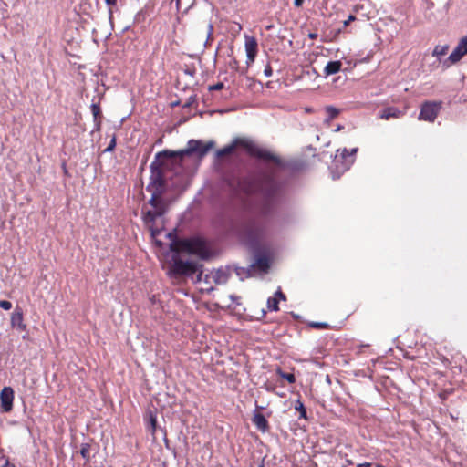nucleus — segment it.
<instances>
[{
    "label": "nucleus",
    "instance_id": "28",
    "mask_svg": "<svg viewBox=\"0 0 467 467\" xmlns=\"http://www.w3.org/2000/svg\"><path fill=\"white\" fill-rule=\"evenodd\" d=\"M116 147V136L113 135L109 146L105 149V151H113Z\"/></svg>",
    "mask_w": 467,
    "mask_h": 467
},
{
    "label": "nucleus",
    "instance_id": "34",
    "mask_svg": "<svg viewBox=\"0 0 467 467\" xmlns=\"http://www.w3.org/2000/svg\"><path fill=\"white\" fill-rule=\"evenodd\" d=\"M105 2L109 6H114L117 4V0H105Z\"/></svg>",
    "mask_w": 467,
    "mask_h": 467
},
{
    "label": "nucleus",
    "instance_id": "32",
    "mask_svg": "<svg viewBox=\"0 0 467 467\" xmlns=\"http://www.w3.org/2000/svg\"><path fill=\"white\" fill-rule=\"evenodd\" d=\"M273 297H276V298H278V301H279L280 299H283V300H285V299H286L285 296L284 295V293H283L281 290L276 291V292L275 293V296H274Z\"/></svg>",
    "mask_w": 467,
    "mask_h": 467
},
{
    "label": "nucleus",
    "instance_id": "25",
    "mask_svg": "<svg viewBox=\"0 0 467 467\" xmlns=\"http://www.w3.org/2000/svg\"><path fill=\"white\" fill-rule=\"evenodd\" d=\"M309 327L316 329H328L330 326L325 322H311L309 323Z\"/></svg>",
    "mask_w": 467,
    "mask_h": 467
},
{
    "label": "nucleus",
    "instance_id": "22",
    "mask_svg": "<svg viewBox=\"0 0 467 467\" xmlns=\"http://www.w3.org/2000/svg\"><path fill=\"white\" fill-rule=\"evenodd\" d=\"M296 410L299 412V418L300 419H306V410L301 400H296L295 405Z\"/></svg>",
    "mask_w": 467,
    "mask_h": 467
},
{
    "label": "nucleus",
    "instance_id": "15",
    "mask_svg": "<svg viewBox=\"0 0 467 467\" xmlns=\"http://www.w3.org/2000/svg\"><path fill=\"white\" fill-rule=\"evenodd\" d=\"M342 63L339 60L329 61L324 68V74L326 76L333 75L341 70Z\"/></svg>",
    "mask_w": 467,
    "mask_h": 467
},
{
    "label": "nucleus",
    "instance_id": "11",
    "mask_svg": "<svg viewBox=\"0 0 467 467\" xmlns=\"http://www.w3.org/2000/svg\"><path fill=\"white\" fill-rule=\"evenodd\" d=\"M10 325L13 328L16 329L19 332H23L27 329V325L25 323L24 320L23 310L18 306H16L14 312L11 314Z\"/></svg>",
    "mask_w": 467,
    "mask_h": 467
},
{
    "label": "nucleus",
    "instance_id": "1",
    "mask_svg": "<svg viewBox=\"0 0 467 467\" xmlns=\"http://www.w3.org/2000/svg\"><path fill=\"white\" fill-rule=\"evenodd\" d=\"M237 148H243L254 158L281 164V159L270 150L259 147L252 140L246 137H237L229 145L216 151V170L221 174L223 181L236 193H244L247 196L260 194L261 199L254 204L256 216L246 221L241 229L242 237L252 246L257 245L266 235L269 219L273 215L278 197V186L275 180L268 175H256L249 173L240 175L237 169L226 170L221 161L223 157L232 154Z\"/></svg>",
    "mask_w": 467,
    "mask_h": 467
},
{
    "label": "nucleus",
    "instance_id": "5",
    "mask_svg": "<svg viewBox=\"0 0 467 467\" xmlns=\"http://www.w3.org/2000/svg\"><path fill=\"white\" fill-rule=\"evenodd\" d=\"M154 210L144 211L142 209V220L149 228L152 237H156L161 234V228L156 225V220L166 213V203L163 200H157L155 204H150Z\"/></svg>",
    "mask_w": 467,
    "mask_h": 467
},
{
    "label": "nucleus",
    "instance_id": "36",
    "mask_svg": "<svg viewBox=\"0 0 467 467\" xmlns=\"http://www.w3.org/2000/svg\"><path fill=\"white\" fill-rule=\"evenodd\" d=\"M207 26H208V35L211 36L213 33V26L211 23H208Z\"/></svg>",
    "mask_w": 467,
    "mask_h": 467
},
{
    "label": "nucleus",
    "instance_id": "16",
    "mask_svg": "<svg viewBox=\"0 0 467 467\" xmlns=\"http://www.w3.org/2000/svg\"><path fill=\"white\" fill-rule=\"evenodd\" d=\"M91 111L94 118L96 130H99L101 127V109L99 105L93 103L91 105Z\"/></svg>",
    "mask_w": 467,
    "mask_h": 467
},
{
    "label": "nucleus",
    "instance_id": "37",
    "mask_svg": "<svg viewBox=\"0 0 467 467\" xmlns=\"http://www.w3.org/2000/svg\"><path fill=\"white\" fill-rule=\"evenodd\" d=\"M357 467H371V463L370 462H363V463L358 464Z\"/></svg>",
    "mask_w": 467,
    "mask_h": 467
},
{
    "label": "nucleus",
    "instance_id": "4",
    "mask_svg": "<svg viewBox=\"0 0 467 467\" xmlns=\"http://www.w3.org/2000/svg\"><path fill=\"white\" fill-rule=\"evenodd\" d=\"M171 251L181 254L188 253L197 254L202 258L207 256V247L203 241L198 238L175 240L170 245Z\"/></svg>",
    "mask_w": 467,
    "mask_h": 467
},
{
    "label": "nucleus",
    "instance_id": "23",
    "mask_svg": "<svg viewBox=\"0 0 467 467\" xmlns=\"http://www.w3.org/2000/svg\"><path fill=\"white\" fill-rule=\"evenodd\" d=\"M267 307L270 311H278L279 310L278 298L269 297L267 300Z\"/></svg>",
    "mask_w": 467,
    "mask_h": 467
},
{
    "label": "nucleus",
    "instance_id": "33",
    "mask_svg": "<svg viewBox=\"0 0 467 467\" xmlns=\"http://www.w3.org/2000/svg\"><path fill=\"white\" fill-rule=\"evenodd\" d=\"M264 72H265V75L266 77H270V76H272V72H273V71H272V67H271V66H270V65H267V66L265 67V71H264Z\"/></svg>",
    "mask_w": 467,
    "mask_h": 467
},
{
    "label": "nucleus",
    "instance_id": "29",
    "mask_svg": "<svg viewBox=\"0 0 467 467\" xmlns=\"http://www.w3.org/2000/svg\"><path fill=\"white\" fill-rule=\"evenodd\" d=\"M0 307L5 310H10L12 308V303L7 300H0Z\"/></svg>",
    "mask_w": 467,
    "mask_h": 467
},
{
    "label": "nucleus",
    "instance_id": "3",
    "mask_svg": "<svg viewBox=\"0 0 467 467\" xmlns=\"http://www.w3.org/2000/svg\"><path fill=\"white\" fill-rule=\"evenodd\" d=\"M215 146L214 141L210 140L203 142L198 140H191L187 143V148L179 151L163 150L158 156H162L171 159L174 163H179L183 161L185 156H190L196 153L199 158L204 157Z\"/></svg>",
    "mask_w": 467,
    "mask_h": 467
},
{
    "label": "nucleus",
    "instance_id": "8",
    "mask_svg": "<svg viewBox=\"0 0 467 467\" xmlns=\"http://www.w3.org/2000/svg\"><path fill=\"white\" fill-rule=\"evenodd\" d=\"M442 108L441 101H424L420 106L419 120L434 122Z\"/></svg>",
    "mask_w": 467,
    "mask_h": 467
},
{
    "label": "nucleus",
    "instance_id": "6",
    "mask_svg": "<svg viewBox=\"0 0 467 467\" xmlns=\"http://www.w3.org/2000/svg\"><path fill=\"white\" fill-rule=\"evenodd\" d=\"M166 189L164 175L161 170L152 171L150 182L147 186V191L151 193L149 204H155L157 200H162L161 196Z\"/></svg>",
    "mask_w": 467,
    "mask_h": 467
},
{
    "label": "nucleus",
    "instance_id": "38",
    "mask_svg": "<svg viewBox=\"0 0 467 467\" xmlns=\"http://www.w3.org/2000/svg\"><path fill=\"white\" fill-rule=\"evenodd\" d=\"M2 467H16L14 464L10 463L8 461Z\"/></svg>",
    "mask_w": 467,
    "mask_h": 467
},
{
    "label": "nucleus",
    "instance_id": "26",
    "mask_svg": "<svg viewBox=\"0 0 467 467\" xmlns=\"http://www.w3.org/2000/svg\"><path fill=\"white\" fill-rule=\"evenodd\" d=\"M278 374L280 375L281 378L285 379V380H287L291 384L295 383V381H296L295 375L292 374V373H285V372H283V371L279 370Z\"/></svg>",
    "mask_w": 467,
    "mask_h": 467
},
{
    "label": "nucleus",
    "instance_id": "39",
    "mask_svg": "<svg viewBox=\"0 0 467 467\" xmlns=\"http://www.w3.org/2000/svg\"><path fill=\"white\" fill-rule=\"evenodd\" d=\"M308 36H309V38H311V39H316V38H317V34H315V33H310Z\"/></svg>",
    "mask_w": 467,
    "mask_h": 467
},
{
    "label": "nucleus",
    "instance_id": "21",
    "mask_svg": "<svg viewBox=\"0 0 467 467\" xmlns=\"http://www.w3.org/2000/svg\"><path fill=\"white\" fill-rule=\"evenodd\" d=\"M449 51V46L448 45H437L433 51L432 56L441 57L444 55H446Z\"/></svg>",
    "mask_w": 467,
    "mask_h": 467
},
{
    "label": "nucleus",
    "instance_id": "20",
    "mask_svg": "<svg viewBox=\"0 0 467 467\" xmlns=\"http://www.w3.org/2000/svg\"><path fill=\"white\" fill-rule=\"evenodd\" d=\"M90 449L91 445L89 443H82L80 446V455L85 460V463H88L90 462Z\"/></svg>",
    "mask_w": 467,
    "mask_h": 467
},
{
    "label": "nucleus",
    "instance_id": "30",
    "mask_svg": "<svg viewBox=\"0 0 467 467\" xmlns=\"http://www.w3.org/2000/svg\"><path fill=\"white\" fill-rule=\"evenodd\" d=\"M357 19L356 16L349 15L348 19L343 22V27L346 28L351 22Z\"/></svg>",
    "mask_w": 467,
    "mask_h": 467
},
{
    "label": "nucleus",
    "instance_id": "10",
    "mask_svg": "<svg viewBox=\"0 0 467 467\" xmlns=\"http://www.w3.org/2000/svg\"><path fill=\"white\" fill-rule=\"evenodd\" d=\"M245 51H246V64L247 66L252 65L258 52V43L254 36H245Z\"/></svg>",
    "mask_w": 467,
    "mask_h": 467
},
{
    "label": "nucleus",
    "instance_id": "17",
    "mask_svg": "<svg viewBox=\"0 0 467 467\" xmlns=\"http://www.w3.org/2000/svg\"><path fill=\"white\" fill-rule=\"evenodd\" d=\"M252 266L258 268L260 271L266 272L270 267L269 260L265 255L258 256Z\"/></svg>",
    "mask_w": 467,
    "mask_h": 467
},
{
    "label": "nucleus",
    "instance_id": "2",
    "mask_svg": "<svg viewBox=\"0 0 467 467\" xmlns=\"http://www.w3.org/2000/svg\"><path fill=\"white\" fill-rule=\"evenodd\" d=\"M168 275L176 280L191 278L195 284L202 281V265L196 261L183 260L179 254H174L168 269Z\"/></svg>",
    "mask_w": 467,
    "mask_h": 467
},
{
    "label": "nucleus",
    "instance_id": "13",
    "mask_svg": "<svg viewBox=\"0 0 467 467\" xmlns=\"http://www.w3.org/2000/svg\"><path fill=\"white\" fill-rule=\"evenodd\" d=\"M252 422L256 427V429L263 433L268 432L270 430V426L266 418L257 410H255L254 412Z\"/></svg>",
    "mask_w": 467,
    "mask_h": 467
},
{
    "label": "nucleus",
    "instance_id": "9",
    "mask_svg": "<svg viewBox=\"0 0 467 467\" xmlns=\"http://www.w3.org/2000/svg\"><path fill=\"white\" fill-rule=\"evenodd\" d=\"M467 54V36L461 39L454 50L444 62L446 67L459 62Z\"/></svg>",
    "mask_w": 467,
    "mask_h": 467
},
{
    "label": "nucleus",
    "instance_id": "7",
    "mask_svg": "<svg viewBox=\"0 0 467 467\" xmlns=\"http://www.w3.org/2000/svg\"><path fill=\"white\" fill-rule=\"evenodd\" d=\"M357 150V148L352 149L351 150H348L346 148L337 150L332 161L334 169L337 172H344L348 171L354 162Z\"/></svg>",
    "mask_w": 467,
    "mask_h": 467
},
{
    "label": "nucleus",
    "instance_id": "14",
    "mask_svg": "<svg viewBox=\"0 0 467 467\" xmlns=\"http://www.w3.org/2000/svg\"><path fill=\"white\" fill-rule=\"evenodd\" d=\"M405 115V110H400L395 107H388L380 111L379 119L389 120V119H400Z\"/></svg>",
    "mask_w": 467,
    "mask_h": 467
},
{
    "label": "nucleus",
    "instance_id": "31",
    "mask_svg": "<svg viewBox=\"0 0 467 467\" xmlns=\"http://www.w3.org/2000/svg\"><path fill=\"white\" fill-rule=\"evenodd\" d=\"M223 88V83L218 82L209 88L210 90H221Z\"/></svg>",
    "mask_w": 467,
    "mask_h": 467
},
{
    "label": "nucleus",
    "instance_id": "27",
    "mask_svg": "<svg viewBox=\"0 0 467 467\" xmlns=\"http://www.w3.org/2000/svg\"><path fill=\"white\" fill-rule=\"evenodd\" d=\"M150 431L152 434H154L156 431L157 420H156V417L153 415H150Z\"/></svg>",
    "mask_w": 467,
    "mask_h": 467
},
{
    "label": "nucleus",
    "instance_id": "35",
    "mask_svg": "<svg viewBox=\"0 0 467 467\" xmlns=\"http://www.w3.org/2000/svg\"><path fill=\"white\" fill-rule=\"evenodd\" d=\"M304 3V0H294V4L296 6L300 7Z\"/></svg>",
    "mask_w": 467,
    "mask_h": 467
},
{
    "label": "nucleus",
    "instance_id": "24",
    "mask_svg": "<svg viewBox=\"0 0 467 467\" xmlns=\"http://www.w3.org/2000/svg\"><path fill=\"white\" fill-rule=\"evenodd\" d=\"M210 278H212V273L204 275L203 281H204L205 286H202L201 288L202 291H205V292L209 293L213 290V286L212 285H210V281H209Z\"/></svg>",
    "mask_w": 467,
    "mask_h": 467
},
{
    "label": "nucleus",
    "instance_id": "19",
    "mask_svg": "<svg viewBox=\"0 0 467 467\" xmlns=\"http://www.w3.org/2000/svg\"><path fill=\"white\" fill-rule=\"evenodd\" d=\"M325 111L327 114L326 122H330L335 119L340 113V110L334 106H327L325 108Z\"/></svg>",
    "mask_w": 467,
    "mask_h": 467
},
{
    "label": "nucleus",
    "instance_id": "18",
    "mask_svg": "<svg viewBox=\"0 0 467 467\" xmlns=\"http://www.w3.org/2000/svg\"><path fill=\"white\" fill-rule=\"evenodd\" d=\"M212 279L216 285H223L227 282L228 275L223 270H218L212 273Z\"/></svg>",
    "mask_w": 467,
    "mask_h": 467
},
{
    "label": "nucleus",
    "instance_id": "12",
    "mask_svg": "<svg viewBox=\"0 0 467 467\" xmlns=\"http://www.w3.org/2000/svg\"><path fill=\"white\" fill-rule=\"evenodd\" d=\"M14 390L10 387H5L0 393L1 410L9 412L13 409Z\"/></svg>",
    "mask_w": 467,
    "mask_h": 467
}]
</instances>
